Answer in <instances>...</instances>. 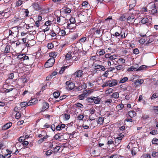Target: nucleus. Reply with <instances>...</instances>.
I'll return each instance as SVG.
<instances>
[{
    "instance_id": "nucleus-1",
    "label": "nucleus",
    "mask_w": 158,
    "mask_h": 158,
    "mask_svg": "<svg viewBox=\"0 0 158 158\" xmlns=\"http://www.w3.org/2000/svg\"><path fill=\"white\" fill-rule=\"evenodd\" d=\"M23 55L22 61L26 60L31 64L34 62L36 58L35 55H29L28 56H27L26 54L23 53Z\"/></svg>"
},
{
    "instance_id": "nucleus-2",
    "label": "nucleus",
    "mask_w": 158,
    "mask_h": 158,
    "mask_svg": "<svg viewBox=\"0 0 158 158\" xmlns=\"http://www.w3.org/2000/svg\"><path fill=\"white\" fill-rule=\"evenodd\" d=\"M99 26L97 24L94 27L91 29L90 32L93 36H94V35H100L101 28H99Z\"/></svg>"
},
{
    "instance_id": "nucleus-3",
    "label": "nucleus",
    "mask_w": 158,
    "mask_h": 158,
    "mask_svg": "<svg viewBox=\"0 0 158 158\" xmlns=\"http://www.w3.org/2000/svg\"><path fill=\"white\" fill-rule=\"evenodd\" d=\"M31 6L35 10L39 11H44V10L42 6L40 5L38 2H33L32 3Z\"/></svg>"
},
{
    "instance_id": "nucleus-4",
    "label": "nucleus",
    "mask_w": 158,
    "mask_h": 158,
    "mask_svg": "<svg viewBox=\"0 0 158 158\" xmlns=\"http://www.w3.org/2000/svg\"><path fill=\"white\" fill-rule=\"evenodd\" d=\"M57 143L53 142L50 145V147L53 148V151L55 152H57L60 148V147Z\"/></svg>"
},
{
    "instance_id": "nucleus-5",
    "label": "nucleus",
    "mask_w": 158,
    "mask_h": 158,
    "mask_svg": "<svg viewBox=\"0 0 158 158\" xmlns=\"http://www.w3.org/2000/svg\"><path fill=\"white\" fill-rule=\"evenodd\" d=\"M55 62V60L53 58H50L45 64L44 66L46 68H49L52 66Z\"/></svg>"
},
{
    "instance_id": "nucleus-6",
    "label": "nucleus",
    "mask_w": 158,
    "mask_h": 158,
    "mask_svg": "<svg viewBox=\"0 0 158 158\" xmlns=\"http://www.w3.org/2000/svg\"><path fill=\"white\" fill-rule=\"evenodd\" d=\"M65 84L66 88L69 90L73 89L75 86V84L70 81H67Z\"/></svg>"
},
{
    "instance_id": "nucleus-7",
    "label": "nucleus",
    "mask_w": 158,
    "mask_h": 158,
    "mask_svg": "<svg viewBox=\"0 0 158 158\" xmlns=\"http://www.w3.org/2000/svg\"><path fill=\"white\" fill-rule=\"evenodd\" d=\"M152 18L151 17L148 16V18L144 17L141 20V22L143 24L151 23L152 21Z\"/></svg>"
},
{
    "instance_id": "nucleus-8",
    "label": "nucleus",
    "mask_w": 158,
    "mask_h": 158,
    "mask_svg": "<svg viewBox=\"0 0 158 158\" xmlns=\"http://www.w3.org/2000/svg\"><path fill=\"white\" fill-rule=\"evenodd\" d=\"M94 67L95 70H96V72H97L98 70L101 71H104L106 70L105 67L102 65L99 64L96 65L95 64H94Z\"/></svg>"
},
{
    "instance_id": "nucleus-9",
    "label": "nucleus",
    "mask_w": 158,
    "mask_h": 158,
    "mask_svg": "<svg viewBox=\"0 0 158 158\" xmlns=\"http://www.w3.org/2000/svg\"><path fill=\"white\" fill-rule=\"evenodd\" d=\"M83 70H77L73 75L76 77L80 78L83 75Z\"/></svg>"
},
{
    "instance_id": "nucleus-10",
    "label": "nucleus",
    "mask_w": 158,
    "mask_h": 158,
    "mask_svg": "<svg viewBox=\"0 0 158 158\" xmlns=\"http://www.w3.org/2000/svg\"><path fill=\"white\" fill-rule=\"evenodd\" d=\"M117 84V81L116 80L113 79L112 80L108 81V86L110 87H112L116 85Z\"/></svg>"
},
{
    "instance_id": "nucleus-11",
    "label": "nucleus",
    "mask_w": 158,
    "mask_h": 158,
    "mask_svg": "<svg viewBox=\"0 0 158 158\" xmlns=\"http://www.w3.org/2000/svg\"><path fill=\"white\" fill-rule=\"evenodd\" d=\"M49 104L45 102H44L42 104L41 112H43L49 108Z\"/></svg>"
},
{
    "instance_id": "nucleus-12",
    "label": "nucleus",
    "mask_w": 158,
    "mask_h": 158,
    "mask_svg": "<svg viewBox=\"0 0 158 158\" xmlns=\"http://www.w3.org/2000/svg\"><path fill=\"white\" fill-rule=\"evenodd\" d=\"M12 123L11 122H9L4 125L2 128V130H6L9 128L11 126H12Z\"/></svg>"
},
{
    "instance_id": "nucleus-13",
    "label": "nucleus",
    "mask_w": 158,
    "mask_h": 158,
    "mask_svg": "<svg viewBox=\"0 0 158 158\" xmlns=\"http://www.w3.org/2000/svg\"><path fill=\"white\" fill-rule=\"evenodd\" d=\"M48 137V135L47 134H46L45 136L40 138L37 141L38 143L40 144L44 141H47Z\"/></svg>"
},
{
    "instance_id": "nucleus-14",
    "label": "nucleus",
    "mask_w": 158,
    "mask_h": 158,
    "mask_svg": "<svg viewBox=\"0 0 158 158\" xmlns=\"http://www.w3.org/2000/svg\"><path fill=\"white\" fill-rule=\"evenodd\" d=\"M36 43L35 40L34 39L31 40H28L26 44L27 46H32L34 45Z\"/></svg>"
},
{
    "instance_id": "nucleus-15",
    "label": "nucleus",
    "mask_w": 158,
    "mask_h": 158,
    "mask_svg": "<svg viewBox=\"0 0 158 158\" xmlns=\"http://www.w3.org/2000/svg\"><path fill=\"white\" fill-rule=\"evenodd\" d=\"M64 135L61 134V133H58L55 135L54 136V138L56 140H62V137L64 136Z\"/></svg>"
},
{
    "instance_id": "nucleus-16",
    "label": "nucleus",
    "mask_w": 158,
    "mask_h": 158,
    "mask_svg": "<svg viewBox=\"0 0 158 158\" xmlns=\"http://www.w3.org/2000/svg\"><path fill=\"white\" fill-rule=\"evenodd\" d=\"M91 120L90 124V127H91L93 128L97 126V124H98L97 121L95 120L94 119V120Z\"/></svg>"
},
{
    "instance_id": "nucleus-17",
    "label": "nucleus",
    "mask_w": 158,
    "mask_h": 158,
    "mask_svg": "<svg viewBox=\"0 0 158 158\" xmlns=\"http://www.w3.org/2000/svg\"><path fill=\"white\" fill-rule=\"evenodd\" d=\"M95 110L94 109H90L89 110V120H94V118L91 117L92 115H94V114L95 112Z\"/></svg>"
},
{
    "instance_id": "nucleus-18",
    "label": "nucleus",
    "mask_w": 158,
    "mask_h": 158,
    "mask_svg": "<svg viewBox=\"0 0 158 158\" xmlns=\"http://www.w3.org/2000/svg\"><path fill=\"white\" fill-rule=\"evenodd\" d=\"M38 102V100L36 98H33L30 100L28 102V104L29 106H31L36 104Z\"/></svg>"
},
{
    "instance_id": "nucleus-19",
    "label": "nucleus",
    "mask_w": 158,
    "mask_h": 158,
    "mask_svg": "<svg viewBox=\"0 0 158 158\" xmlns=\"http://www.w3.org/2000/svg\"><path fill=\"white\" fill-rule=\"evenodd\" d=\"M122 138L121 137H118L115 139L114 144L116 146H118L121 143Z\"/></svg>"
},
{
    "instance_id": "nucleus-20",
    "label": "nucleus",
    "mask_w": 158,
    "mask_h": 158,
    "mask_svg": "<svg viewBox=\"0 0 158 158\" xmlns=\"http://www.w3.org/2000/svg\"><path fill=\"white\" fill-rule=\"evenodd\" d=\"M143 82L144 80L143 79H137L135 81L134 83L136 86H138L143 84Z\"/></svg>"
},
{
    "instance_id": "nucleus-21",
    "label": "nucleus",
    "mask_w": 158,
    "mask_h": 158,
    "mask_svg": "<svg viewBox=\"0 0 158 158\" xmlns=\"http://www.w3.org/2000/svg\"><path fill=\"white\" fill-rule=\"evenodd\" d=\"M72 24L71 23H68L67 24V27L68 29H70V31H73V30H75L76 29L75 26H73L72 25Z\"/></svg>"
},
{
    "instance_id": "nucleus-22",
    "label": "nucleus",
    "mask_w": 158,
    "mask_h": 158,
    "mask_svg": "<svg viewBox=\"0 0 158 158\" xmlns=\"http://www.w3.org/2000/svg\"><path fill=\"white\" fill-rule=\"evenodd\" d=\"M6 151L7 153L5 154L4 155V158H10L11 156V154L12 153V151L7 149Z\"/></svg>"
},
{
    "instance_id": "nucleus-23",
    "label": "nucleus",
    "mask_w": 158,
    "mask_h": 158,
    "mask_svg": "<svg viewBox=\"0 0 158 158\" xmlns=\"http://www.w3.org/2000/svg\"><path fill=\"white\" fill-rule=\"evenodd\" d=\"M46 134H47L45 131H42L40 133L38 134L36 136L37 138H41L45 136Z\"/></svg>"
},
{
    "instance_id": "nucleus-24",
    "label": "nucleus",
    "mask_w": 158,
    "mask_h": 158,
    "mask_svg": "<svg viewBox=\"0 0 158 158\" xmlns=\"http://www.w3.org/2000/svg\"><path fill=\"white\" fill-rule=\"evenodd\" d=\"M136 4V2L135 0H133L132 2V3L129 6V11H131L132 10L133 8L135 6Z\"/></svg>"
},
{
    "instance_id": "nucleus-25",
    "label": "nucleus",
    "mask_w": 158,
    "mask_h": 158,
    "mask_svg": "<svg viewBox=\"0 0 158 158\" xmlns=\"http://www.w3.org/2000/svg\"><path fill=\"white\" fill-rule=\"evenodd\" d=\"M128 115L130 117L132 118L135 116L136 115V114L135 111L134 110H131L129 111Z\"/></svg>"
},
{
    "instance_id": "nucleus-26",
    "label": "nucleus",
    "mask_w": 158,
    "mask_h": 158,
    "mask_svg": "<svg viewBox=\"0 0 158 158\" xmlns=\"http://www.w3.org/2000/svg\"><path fill=\"white\" fill-rule=\"evenodd\" d=\"M72 52H69L68 53L65 55V59L66 60H70L71 58H72Z\"/></svg>"
},
{
    "instance_id": "nucleus-27",
    "label": "nucleus",
    "mask_w": 158,
    "mask_h": 158,
    "mask_svg": "<svg viewBox=\"0 0 158 158\" xmlns=\"http://www.w3.org/2000/svg\"><path fill=\"white\" fill-rule=\"evenodd\" d=\"M104 121V118L102 117H100L98 118L97 121L98 124L101 125L102 124Z\"/></svg>"
},
{
    "instance_id": "nucleus-28",
    "label": "nucleus",
    "mask_w": 158,
    "mask_h": 158,
    "mask_svg": "<svg viewBox=\"0 0 158 158\" xmlns=\"http://www.w3.org/2000/svg\"><path fill=\"white\" fill-rule=\"evenodd\" d=\"M18 81L21 84L26 83L27 82V80L26 78H20L19 79Z\"/></svg>"
},
{
    "instance_id": "nucleus-29",
    "label": "nucleus",
    "mask_w": 158,
    "mask_h": 158,
    "mask_svg": "<svg viewBox=\"0 0 158 158\" xmlns=\"http://www.w3.org/2000/svg\"><path fill=\"white\" fill-rule=\"evenodd\" d=\"M5 32H8L9 36H12L13 37H14L15 36H16V35L15 34V33L13 32V31L10 29L6 30Z\"/></svg>"
},
{
    "instance_id": "nucleus-30",
    "label": "nucleus",
    "mask_w": 158,
    "mask_h": 158,
    "mask_svg": "<svg viewBox=\"0 0 158 158\" xmlns=\"http://www.w3.org/2000/svg\"><path fill=\"white\" fill-rule=\"evenodd\" d=\"M128 80V77H124L123 78H121L120 80L119 81V83H123L127 81Z\"/></svg>"
},
{
    "instance_id": "nucleus-31",
    "label": "nucleus",
    "mask_w": 158,
    "mask_h": 158,
    "mask_svg": "<svg viewBox=\"0 0 158 158\" xmlns=\"http://www.w3.org/2000/svg\"><path fill=\"white\" fill-rule=\"evenodd\" d=\"M119 97V94L118 92H115L111 95L110 98L114 99H117Z\"/></svg>"
},
{
    "instance_id": "nucleus-32",
    "label": "nucleus",
    "mask_w": 158,
    "mask_h": 158,
    "mask_svg": "<svg viewBox=\"0 0 158 158\" xmlns=\"http://www.w3.org/2000/svg\"><path fill=\"white\" fill-rule=\"evenodd\" d=\"M91 89H86L83 92L85 96L87 97L89 94L92 92Z\"/></svg>"
},
{
    "instance_id": "nucleus-33",
    "label": "nucleus",
    "mask_w": 158,
    "mask_h": 158,
    "mask_svg": "<svg viewBox=\"0 0 158 158\" xmlns=\"http://www.w3.org/2000/svg\"><path fill=\"white\" fill-rule=\"evenodd\" d=\"M133 15V14L132 13L131 16H130L127 18V21L128 23H131L135 18L134 16L132 15Z\"/></svg>"
},
{
    "instance_id": "nucleus-34",
    "label": "nucleus",
    "mask_w": 158,
    "mask_h": 158,
    "mask_svg": "<svg viewBox=\"0 0 158 158\" xmlns=\"http://www.w3.org/2000/svg\"><path fill=\"white\" fill-rule=\"evenodd\" d=\"M94 102L95 104H98L100 103L101 99L99 98L98 97H93Z\"/></svg>"
},
{
    "instance_id": "nucleus-35",
    "label": "nucleus",
    "mask_w": 158,
    "mask_h": 158,
    "mask_svg": "<svg viewBox=\"0 0 158 158\" xmlns=\"http://www.w3.org/2000/svg\"><path fill=\"white\" fill-rule=\"evenodd\" d=\"M49 34L50 35L52 36V39H55L56 38V35H57V34H56V33L53 30H52Z\"/></svg>"
},
{
    "instance_id": "nucleus-36",
    "label": "nucleus",
    "mask_w": 158,
    "mask_h": 158,
    "mask_svg": "<svg viewBox=\"0 0 158 158\" xmlns=\"http://www.w3.org/2000/svg\"><path fill=\"white\" fill-rule=\"evenodd\" d=\"M82 7L84 6L85 8H87L86 9H88L89 8L90 5L89 4H88V2L87 1H85L82 2Z\"/></svg>"
},
{
    "instance_id": "nucleus-37",
    "label": "nucleus",
    "mask_w": 158,
    "mask_h": 158,
    "mask_svg": "<svg viewBox=\"0 0 158 158\" xmlns=\"http://www.w3.org/2000/svg\"><path fill=\"white\" fill-rule=\"evenodd\" d=\"M10 29L13 31V32L15 33V34L16 35H17L18 33V28L16 27H12Z\"/></svg>"
},
{
    "instance_id": "nucleus-38",
    "label": "nucleus",
    "mask_w": 158,
    "mask_h": 158,
    "mask_svg": "<svg viewBox=\"0 0 158 158\" xmlns=\"http://www.w3.org/2000/svg\"><path fill=\"white\" fill-rule=\"evenodd\" d=\"M149 118L150 117L148 115L146 114H143L142 115L141 119L143 120L146 121L148 120Z\"/></svg>"
},
{
    "instance_id": "nucleus-39",
    "label": "nucleus",
    "mask_w": 158,
    "mask_h": 158,
    "mask_svg": "<svg viewBox=\"0 0 158 158\" xmlns=\"http://www.w3.org/2000/svg\"><path fill=\"white\" fill-rule=\"evenodd\" d=\"M127 35V34L126 35H125V32L124 31H123V30L122 29L121 31H120V36H121V38H125L126 37Z\"/></svg>"
},
{
    "instance_id": "nucleus-40",
    "label": "nucleus",
    "mask_w": 158,
    "mask_h": 158,
    "mask_svg": "<svg viewBox=\"0 0 158 158\" xmlns=\"http://www.w3.org/2000/svg\"><path fill=\"white\" fill-rule=\"evenodd\" d=\"M124 107V105L123 104H120L117 105L116 106V109L118 110H121Z\"/></svg>"
},
{
    "instance_id": "nucleus-41",
    "label": "nucleus",
    "mask_w": 158,
    "mask_h": 158,
    "mask_svg": "<svg viewBox=\"0 0 158 158\" xmlns=\"http://www.w3.org/2000/svg\"><path fill=\"white\" fill-rule=\"evenodd\" d=\"M156 5V3H154L153 4L154 7L155 8L153 9L152 10L151 12L153 14H155L158 12V9H156V7L157 6Z\"/></svg>"
},
{
    "instance_id": "nucleus-42",
    "label": "nucleus",
    "mask_w": 158,
    "mask_h": 158,
    "mask_svg": "<svg viewBox=\"0 0 158 158\" xmlns=\"http://www.w3.org/2000/svg\"><path fill=\"white\" fill-rule=\"evenodd\" d=\"M63 12L65 14H69L71 12V10L70 8H67L64 9L63 10Z\"/></svg>"
},
{
    "instance_id": "nucleus-43",
    "label": "nucleus",
    "mask_w": 158,
    "mask_h": 158,
    "mask_svg": "<svg viewBox=\"0 0 158 158\" xmlns=\"http://www.w3.org/2000/svg\"><path fill=\"white\" fill-rule=\"evenodd\" d=\"M147 67L146 65H143L140 66L138 69H136V71H139L143 70L145 69Z\"/></svg>"
},
{
    "instance_id": "nucleus-44",
    "label": "nucleus",
    "mask_w": 158,
    "mask_h": 158,
    "mask_svg": "<svg viewBox=\"0 0 158 158\" xmlns=\"http://www.w3.org/2000/svg\"><path fill=\"white\" fill-rule=\"evenodd\" d=\"M10 47V45H7L4 50V52L6 53L9 52Z\"/></svg>"
},
{
    "instance_id": "nucleus-45",
    "label": "nucleus",
    "mask_w": 158,
    "mask_h": 158,
    "mask_svg": "<svg viewBox=\"0 0 158 158\" xmlns=\"http://www.w3.org/2000/svg\"><path fill=\"white\" fill-rule=\"evenodd\" d=\"M78 37V33H76L73 34L71 37V39L72 40H74Z\"/></svg>"
},
{
    "instance_id": "nucleus-46",
    "label": "nucleus",
    "mask_w": 158,
    "mask_h": 158,
    "mask_svg": "<svg viewBox=\"0 0 158 158\" xmlns=\"http://www.w3.org/2000/svg\"><path fill=\"white\" fill-rule=\"evenodd\" d=\"M78 98L80 100H82L85 99L86 97L85 96L84 94L83 93L79 95L78 97Z\"/></svg>"
},
{
    "instance_id": "nucleus-47",
    "label": "nucleus",
    "mask_w": 158,
    "mask_h": 158,
    "mask_svg": "<svg viewBox=\"0 0 158 158\" xmlns=\"http://www.w3.org/2000/svg\"><path fill=\"white\" fill-rule=\"evenodd\" d=\"M117 56L116 55H111V56H110L109 59H108V60L113 61V60H114L116 59H117Z\"/></svg>"
},
{
    "instance_id": "nucleus-48",
    "label": "nucleus",
    "mask_w": 158,
    "mask_h": 158,
    "mask_svg": "<svg viewBox=\"0 0 158 158\" xmlns=\"http://www.w3.org/2000/svg\"><path fill=\"white\" fill-rule=\"evenodd\" d=\"M66 35V32L65 30L62 29L60 30L59 36H64Z\"/></svg>"
},
{
    "instance_id": "nucleus-49",
    "label": "nucleus",
    "mask_w": 158,
    "mask_h": 158,
    "mask_svg": "<svg viewBox=\"0 0 158 158\" xmlns=\"http://www.w3.org/2000/svg\"><path fill=\"white\" fill-rule=\"evenodd\" d=\"M60 28L58 26H56L55 28V30L54 31V32L56 34L58 35L59 36L60 33Z\"/></svg>"
},
{
    "instance_id": "nucleus-50",
    "label": "nucleus",
    "mask_w": 158,
    "mask_h": 158,
    "mask_svg": "<svg viewBox=\"0 0 158 158\" xmlns=\"http://www.w3.org/2000/svg\"><path fill=\"white\" fill-rule=\"evenodd\" d=\"M98 55L99 56H101L103 55L105 53V52L104 49H100L98 52Z\"/></svg>"
},
{
    "instance_id": "nucleus-51",
    "label": "nucleus",
    "mask_w": 158,
    "mask_h": 158,
    "mask_svg": "<svg viewBox=\"0 0 158 158\" xmlns=\"http://www.w3.org/2000/svg\"><path fill=\"white\" fill-rule=\"evenodd\" d=\"M115 68L118 70H123L124 69L123 66L121 65H119L116 66L115 67Z\"/></svg>"
},
{
    "instance_id": "nucleus-52",
    "label": "nucleus",
    "mask_w": 158,
    "mask_h": 158,
    "mask_svg": "<svg viewBox=\"0 0 158 158\" xmlns=\"http://www.w3.org/2000/svg\"><path fill=\"white\" fill-rule=\"evenodd\" d=\"M86 101L90 103H92L94 102V98L93 97H91L88 98L86 99Z\"/></svg>"
},
{
    "instance_id": "nucleus-53",
    "label": "nucleus",
    "mask_w": 158,
    "mask_h": 158,
    "mask_svg": "<svg viewBox=\"0 0 158 158\" xmlns=\"http://www.w3.org/2000/svg\"><path fill=\"white\" fill-rule=\"evenodd\" d=\"M53 94L54 98H57L60 96V93L59 91H56L54 92Z\"/></svg>"
},
{
    "instance_id": "nucleus-54",
    "label": "nucleus",
    "mask_w": 158,
    "mask_h": 158,
    "mask_svg": "<svg viewBox=\"0 0 158 158\" xmlns=\"http://www.w3.org/2000/svg\"><path fill=\"white\" fill-rule=\"evenodd\" d=\"M20 106H21L22 108H23L24 107L29 106V105L28 104V102L27 103V102H23L21 103Z\"/></svg>"
},
{
    "instance_id": "nucleus-55",
    "label": "nucleus",
    "mask_w": 158,
    "mask_h": 158,
    "mask_svg": "<svg viewBox=\"0 0 158 158\" xmlns=\"http://www.w3.org/2000/svg\"><path fill=\"white\" fill-rule=\"evenodd\" d=\"M152 142V144L157 145H158V139L154 138L153 139Z\"/></svg>"
},
{
    "instance_id": "nucleus-56",
    "label": "nucleus",
    "mask_w": 158,
    "mask_h": 158,
    "mask_svg": "<svg viewBox=\"0 0 158 158\" xmlns=\"http://www.w3.org/2000/svg\"><path fill=\"white\" fill-rule=\"evenodd\" d=\"M84 117V115L82 114H79L77 116V118L78 120H81L83 119V118Z\"/></svg>"
},
{
    "instance_id": "nucleus-57",
    "label": "nucleus",
    "mask_w": 158,
    "mask_h": 158,
    "mask_svg": "<svg viewBox=\"0 0 158 158\" xmlns=\"http://www.w3.org/2000/svg\"><path fill=\"white\" fill-rule=\"evenodd\" d=\"M23 1L22 0H18L17 1L16 6H21L23 3Z\"/></svg>"
},
{
    "instance_id": "nucleus-58",
    "label": "nucleus",
    "mask_w": 158,
    "mask_h": 158,
    "mask_svg": "<svg viewBox=\"0 0 158 158\" xmlns=\"http://www.w3.org/2000/svg\"><path fill=\"white\" fill-rule=\"evenodd\" d=\"M53 152L52 150L49 149L46 152L45 154L47 156H49L52 154Z\"/></svg>"
},
{
    "instance_id": "nucleus-59",
    "label": "nucleus",
    "mask_w": 158,
    "mask_h": 158,
    "mask_svg": "<svg viewBox=\"0 0 158 158\" xmlns=\"http://www.w3.org/2000/svg\"><path fill=\"white\" fill-rule=\"evenodd\" d=\"M127 18H126V15L123 14L121 16V17H120L119 20L120 21H124L127 20Z\"/></svg>"
},
{
    "instance_id": "nucleus-60",
    "label": "nucleus",
    "mask_w": 158,
    "mask_h": 158,
    "mask_svg": "<svg viewBox=\"0 0 158 158\" xmlns=\"http://www.w3.org/2000/svg\"><path fill=\"white\" fill-rule=\"evenodd\" d=\"M63 117L66 120H68L70 118V116L69 114H65L64 115Z\"/></svg>"
},
{
    "instance_id": "nucleus-61",
    "label": "nucleus",
    "mask_w": 158,
    "mask_h": 158,
    "mask_svg": "<svg viewBox=\"0 0 158 158\" xmlns=\"http://www.w3.org/2000/svg\"><path fill=\"white\" fill-rule=\"evenodd\" d=\"M69 20L71 23V24H74L76 23L75 19L73 17H71L69 19Z\"/></svg>"
},
{
    "instance_id": "nucleus-62",
    "label": "nucleus",
    "mask_w": 158,
    "mask_h": 158,
    "mask_svg": "<svg viewBox=\"0 0 158 158\" xmlns=\"http://www.w3.org/2000/svg\"><path fill=\"white\" fill-rule=\"evenodd\" d=\"M95 82V81L94 80H93L89 82L88 83L89 86V87L93 86L94 85V83Z\"/></svg>"
},
{
    "instance_id": "nucleus-63",
    "label": "nucleus",
    "mask_w": 158,
    "mask_h": 158,
    "mask_svg": "<svg viewBox=\"0 0 158 158\" xmlns=\"http://www.w3.org/2000/svg\"><path fill=\"white\" fill-rule=\"evenodd\" d=\"M54 47V44H53L51 43L48 44V49H51Z\"/></svg>"
},
{
    "instance_id": "nucleus-64",
    "label": "nucleus",
    "mask_w": 158,
    "mask_h": 158,
    "mask_svg": "<svg viewBox=\"0 0 158 158\" xmlns=\"http://www.w3.org/2000/svg\"><path fill=\"white\" fill-rule=\"evenodd\" d=\"M75 106L77 107H79V108H83V105L80 103H76L75 104Z\"/></svg>"
}]
</instances>
